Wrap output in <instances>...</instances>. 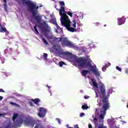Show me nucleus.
<instances>
[{"label": "nucleus", "instance_id": "nucleus-33", "mask_svg": "<svg viewBox=\"0 0 128 128\" xmlns=\"http://www.w3.org/2000/svg\"><path fill=\"white\" fill-rule=\"evenodd\" d=\"M94 26H100V23L98 22H95L94 24Z\"/></svg>", "mask_w": 128, "mask_h": 128}, {"label": "nucleus", "instance_id": "nucleus-13", "mask_svg": "<svg viewBox=\"0 0 128 128\" xmlns=\"http://www.w3.org/2000/svg\"><path fill=\"white\" fill-rule=\"evenodd\" d=\"M8 32L6 28L0 23V32Z\"/></svg>", "mask_w": 128, "mask_h": 128}, {"label": "nucleus", "instance_id": "nucleus-21", "mask_svg": "<svg viewBox=\"0 0 128 128\" xmlns=\"http://www.w3.org/2000/svg\"><path fill=\"white\" fill-rule=\"evenodd\" d=\"M18 114L16 113L14 114L13 117H12V120L14 122L16 120V118H18Z\"/></svg>", "mask_w": 128, "mask_h": 128}, {"label": "nucleus", "instance_id": "nucleus-37", "mask_svg": "<svg viewBox=\"0 0 128 128\" xmlns=\"http://www.w3.org/2000/svg\"><path fill=\"white\" fill-rule=\"evenodd\" d=\"M84 98H85V100H88V98H90V96H84Z\"/></svg>", "mask_w": 128, "mask_h": 128}, {"label": "nucleus", "instance_id": "nucleus-49", "mask_svg": "<svg viewBox=\"0 0 128 128\" xmlns=\"http://www.w3.org/2000/svg\"><path fill=\"white\" fill-rule=\"evenodd\" d=\"M6 34L8 35V32H7Z\"/></svg>", "mask_w": 128, "mask_h": 128}, {"label": "nucleus", "instance_id": "nucleus-44", "mask_svg": "<svg viewBox=\"0 0 128 128\" xmlns=\"http://www.w3.org/2000/svg\"><path fill=\"white\" fill-rule=\"evenodd\" d=\"M125 72H126V74H128V69H126V70H125Z\"/></svg>", "mask_w": 128, "mask_h": 128}, {"label": "nucleus", "instance_id": "nucleus-15", "mask_svg": "<svg viewBox=\"0 0 128 128\" xmlns=\"http://www.w3.org/2000/svg\"><path fill=\"white\" fill-rule=\"evenodd\" d=\"M110 66V63L108 62V64H106V65L104 66L102 68V70H103V72H104V69L106 68H108V66Z\"/></svg>", "mask_w": 128, "mask_h": 128}, {"label": "nucleus", "instance_id": "nucleus-17", "mask_svg": "<svg viewBox=\"0 0 128 128\" xmlns=\"http://www.w3.org/2000/svg\"><path fill=\"white\" fill-rule=\"evenodd\" d=\"M41 38L42 42H44V44H46V46H48V41H46V38H44V36H41Z\"/></svg>", "mask_w": 128, "mask_h": 128}, {"label": "nucleus", "instance_id": "nucleus-3", "mask_svg": "<svg viewBox=\"0 0 128 128\" xmlns=\"http://www.w3.org/2000/svg\"><path fill=\"white\" fill-rule=\"evenodd\" d=\"M38 6L36 5V4H34L32 2L31 5L29 7L28 10L31 12L32 18H34V20L37 22L38 24H40L42 22V17L38 14Z\"/></svg>", "mask_w": 128, "mask_h": 128}, {"label": "nucleus", "instance_id": "nucleus-14", "mask_svg": "<svg viewBox=\"0 0 128 128\" xmlns=\"http://www.w3.org/2000/svg\"><path fill=\"white\" fill-rule=\"evenodd\" d=\"M31 100L32 102H34V104H37V106H38V102H40V100L37 98L35 99H32Z\"/></svg>", "mask_w": 128, "mask_h": 128}, {"label": "nucleus", "instance_id": "nucleus-16", "mask_svg": "<svg viewBox=\"0 0 128 128\" xmlns=\"http://www.w3.org/2000/svg\"><path fill=\"white\" fill-rule=\"evenodd\" d=\"M34 128H44V126L40 124H37Z\"/></svg>", "mask_w": 128, "mask_h": 128}, {"label": "nucleus", "instance_id": "nucleus-52", "mask_svg": "<svg viewBox=\"0 0 128 128\" xmlns=\"http://www.w3.org/2000/svg\"><path fill=\"white\" fill-rule=\"evenodd\" d=\"M56 32H58V30H56Z\"/></svg>", "mask_w": 128, "mask_h": 128}, {"label": "nucleus", "instance_id": "nucleus-35", "mask_svg": "<svg viewBox=\"0 0 128 128\" xmlns=\"http://www.w3.org/2000/svg\"><path fill=\"white\" fill-rule=\"evenodd\" d=\"M94 121L95 124H98V118H94Z\"/></svg>", "mask_w": 128, "mask_h": 128}, {"label": "nucleus", "instance_id": "nucleus-40", "mask_svg": "<svg viewBox=\"0 0 128 128\" xmlns=\"http://www.w3.org/2000/svg\"><path fill=\"white\" fill-rule=\"evenodd\" d=\"M56 28H58V30H59V28H60V26L58 25V24H56Z\"/></svg>", "mask_w": 128, "mask_h": 128}, {"label": "nucleus", "instance_id": "nucleus-2", "mask_svg": "<svg viewBox=\"0 0 128 128\" xmlns=\"http://www.w3.org/2000/svg\"><path fill=\"white\" fill-rule=\"evenodd\" d=\"M64 7H62L60 10V16L61 17V24L62 26H64L66 28L69 32H76V30L74 28L70 26V20H68V16L66 15V13H64Z\"/></svg>", "mask_w": 128, "mask_h": 128}, {"label": "nucleus", "instance_id": "nucleus-48", "mask_svg": "<svg viewBox=\"0 0 128 128\" xmlns=\"http://www.w3.org/2000/svg\"><path fill=\"white\" fill-rule=\"evenodd\" d=\"M55 8H56H56H56V6H55Z\"/></svg>", "mask_w": 128, "mask_h": 128}, {"label": "nucleus", "instance_id": "nucleus-41", "mask_svg": "<svg viewBox=\"0 0 128 128\" xmlns=\"http://www.w3.org/2000/svg\"><path fill=\"white\" fill-rule=\"evenodd\" d=\"M0 92H4V90L2 89H0Z\"/></svg>", "mask_w": 128, "mask_h": 128}, {"label": "nucleus", "instance_id": "nucleus-26", "mask_svg": "<svg viewBox=\"0 0 128 128\" xmlns=\"http://www.w3.org/2000/svg\"><path fill=\"white\" fill-rule=\"evenodd\" d=\"M82 110H88V106L86 105H83L82 106Z\"/></svg>", "mask_w": 128, "mask_h": 128}, {"label": "nucleus", "instance_id": "nucleus-39", "mask_svg": "<svg viewBox=\"0 0 128 128\" xmlns=\"http://www.w3.org/2000/svg\"><path fill=\"white\" fill-rule=\"evenodd\" d=\"M44 24H46V22H44V23H42L41 24H40V26H44Z\"/></svg>", "mask_w": 128, "mask_h": 128}, {"label": "nucleus", "instance_id": "nucleus-36", "mask_svg": "<svg viewBox=\"0 0 128 128\" xmlns=\"http://www.w3.org/2000/svg\"><path fill=\"white\" fill-rule=\"evenodd\" d=\"M84 116V113H81V114H80V118H82V116Z\"/></svg>", "mask_w": 128, "mask_h": 128}, {"label": "nucleus", "instance_id": "nucleus-4", "mask_svg": "<svg viewBox=\"0 0 128 128\" xmlns=\"http://www.w3.org/2000/svg\"><path fill=\"white\" fill-rule=\"evenodd\" d=\"M54 42H61L62 46H67V48H76V46L74 44L70 41L68 40V38H56L55 37L54 38Z\"/></svg>", "mask_w": 128, "mask_h": 128}, {"label": "nucleus", "instance_id": "nucleus-45", "mask_svg": "<svg viewBox=\"0 0 128 128\" xmlns=\"http://www.w3.org/2000/svg\"><path fill=\"white\" fill-rule=\"evenodd\" d=\"M46 88H50V86H48V85H46Z\"/></svg>", "mask_w": 128, "mask_h": 128}, {"label": "nucleus", "instance_id": "nucleus-42", "mask_svg": "<svg viewBox=\"0 0 128 128\" xmlns=\"http://www.w3.org/2000/svg\"><path fill=\"white\" fill-rule=\"evenodd\" d=\"M88 128H92V126L90 124H88Z\"/></svg>", "mask_w": 128, "mask_h": 128}, {"label": "nucleus", "instance_id": "nucleus-34", "mask_svg": "<svg viewBox=\"0 0 128 128\" xmlns=\"http://www.w3.org/2000/svg\"><path fill=\"white\" fill-rule=\"evenodd\" d=\"M29 104H30V106H34V102H32V101H30L29 102Z\"/></svg>", "mask_w": 128, "mask_h": 128}, {"label": "nucleus", "instance_id": "nucleus-38", "mask_svg": "<svg viewBox=\"0 0 128 128\" xmlns=\"http://www.w3.org/2000/svg\"><path fill=\"white\" fill-rule=\"evenodd\" d=\"M56 120H58V124H60V118H58L56 119Z\"/></svg>", "mask_w": 128, "mask_h": 128}, {"label": "nucleus", "instance_id": "nucleus-23", "mask_svg": "<svg viewBox=\"0 0 128 128\" xmlns=\"http://www.w3.org/2000/svg\"><path fill=\"white\" fill-rule=\"evenodd\" d=\"M34 30H35L36 34H40V32H38V29L36 28V26H34Z\"/></svg>", "mask_w": 128, "mask_h": 128}, {"label": "nucleus", "instance_id": "nucleus-1", "mask_svg": "<svg viewBox=\"0 0 128 128\" xmlns=\"http://www.w3.org/2000/svg\"><path fill=\"white\" fill-rule=\"evenodd\" d=\"M74 60L78 64V68H84V66H88L90 68V70H84L81 72V74L83 76H86L88 74H90V72H92L96 76H100V74L98 72V70L96 68V66H92L90 62H88V60L86 58L82 57H80L79 58H76Z\"/></svg>", "mask_w": 128, "mask_h": 128}, {"label": "nucleus", "instance_id": "nucleus-10", "mask_svg": "<svg viewBox=\"0 0 128 128\" xmlns=\"http://www.w3.org/2000/svg\"><path fill=\"white\" fill-rule=\"evenodd\" d=\"M117 20L118 26H122V24H124L126 22V18L124 16H122L121 18H118Z\"/></svg>", "mask_w": 128, "mask_h": 128}, {"label": "nucleus", "instance_id": "nucleus-9", "mask_svg": "<svg viewBox=\"0 0 128 128\" xmlns=\"http://www.w3.org/2000/svg\"><path fill=\"white\" fill-rule=\"evenodd\" d=\"M24 122L27 126H30L32 128L34 126V121L30 118H26Z\"/></svg>", "mask_w": 128, "mask_h": 128}, {"label": "nucleus", "instance_id": "nucleus-27", "mask_svg": "<svg viewBox=\"0 0 128 128\" xmlns=\"http://www.w3.org/2000/svg\"><path fill=\"white\" fill-rule=\"evenodd\" d=\"M73 22L72 26H74V28H76V20H74Z\"/></svg>", "mask_w": 128, "mask_h": 128}, {"label": "nucleus", "instance_id": "nucleus-22", "mask_svg": "<svg viewBox=\"0 0 128 128\" xmlns=\"http://www.w3.org/2000/svg\"><path fill=\"white\" fill-rule=\"evenodd\" d=\"M4 8L6 12V8H8V5L6 4V0H4Z\"/></svg>", "mask_w": 128, "mask_h": 128}, {"label": "nucleus", "instance_id": "nucleus-47", "mask_svg": "<svg viewBox=\"0 0 128 128\" xmlns=\"http://www.w3.org/2000/svg\"><path fill=\"white\" fill-rule=\"evenodd\" d=\"M123 122H124V124H126V121H123Z\"/></svg>", "mask_w": 128, "mask_h": 128}, {"label": "nucleus", "instance_id": "nucleus-32", "mask_svg": "<svg viewBox=\"0 0 128 128\" xmlns=\"http://www.w3.org/2000/svg\"><path fill=\"white\" fill-rule=\"evenodd\" d=\"M10 104H11V106H18V104L13 102H10Z\"/></svg>", "mask_w": 128, "mask_h": 128}, {"label": "nucleus", "instance_id": "nucleus-50", "mask_svg": "<svg viewBox=\"0 0 128 128\" xmlns=\"http://www.w3.org/2000/svg\"><path fill=\"white\" fill-rule=\"evenodd\" d=\"M10 50H12V48H10Z\"/></svg>", "mask_w": 128, "mask_h": 128}, {"label": "nucleus", "instance_id": "nucleus-24", "mask_svg": "<svg viewBox=\"0 0 128 128\" xmlns=\"http://www.w3.org/2000/svg\"><path fill=\"white\" fill-rule=\"evenodd\" d=\"M92 82L95 88H98V83L95 81H94V80H92Z\"/></svg>", "mask_w": 128, "mask_h": 128}, {"label": "nucleus", "instance_id": "nucleus-19", "mask_svg": "<svg viewBox=\"0 0 128 128\" xmlns=\"http://www.w3.org/2000/svg\"><path fill=\"white\" fill-rule=\"evenodd\" d=\"M22 122H24V120H22V119H21L19 120V122H16V126H18V124H22Z\"/></svg>", "mask_w": 128, "mask_h": 128}, {"label": "nucleus", "instance_id": "nucleus-7", "mask_svg": "<svg viewBox=\"0 0 128 128\" xmlns=\"http://www.w3.org/2000/svg\"><path fill=\"white\" fill-rule=\"evenodd\" d=\"M52 48L54 50V52H58V54H61L62 52V46L59 44H54L52 46Z\"/></svg>", "mask_w": 128, "mask_h": 128}, {"label": "nucleus", "instance_id": "nucleus-25", "mask_svg": "<svg viewBox=\"0 0 128 128\" xmlns=\"http://www.w3.org/2000/svg\"><path fill=\"white\" fill-rule=\"evenodd\" d=\"M64 64H66V63L62 61L60 62H59V66L60 68H62V66H64Z\"/></svg>", "mask_w": 128, "mask_h": 128}, {"label": "nucleus", "instance_id": "nucleus-8", "mask_svg": "<svg viewBox=\"0 0 128 128\" xmlns=\"http://www.w3.org/2000/svg\"><path fill=\"white\" fill-rule=\"evenodd\" d=\"M40 112L38 113V116L40 118H44L46 114V109L40 107L39 108Z\"/></svg>", "mask_w": 128, "mask_h": 128}, {"label": "nucleus", "instance_id": "nucleus-46", "mask_svg": "<svg viewBox=\"0 0 128 128\" xmlns=\"http://www.w3.org/2000/svg\"><path fill=\"white\" fill-rule=\"evenodd\" d=\"M4 116V114L0 113V116Z\"/></svg>", "mask_w": 128, "mask_h": 128}, {"label": "nucleus", "instance_id": "nucleus-30", "mask_svg": "<svg viewBox=\"0 0 128 128\" xmlns=\"http://www.w3.org/2000/svg\"><path fill=\"white\" fill-rule=\"evenodd\" d=\"M116 69L117 70H118V72H122V68H120L118 66H116Z\"/></svg>", "mask_w": 128, "mask_h": 128}, {"label": "nucleus", "instance_id": "nucleus-31", "mask_svg": "<svg viewBox=\"0 0 128 128\" xmlns=\"http://www.w3.org/2000/svg\"><path fill=\"white\" fill-rule=\"evenodd\" d=\"M49 50L50 52H54V48H50Z\"/></svg>", "mask_w": 128, "mask_h": 128}, {"label": "nucleus", "instance_id": "nucleus-11", "mask_svg": "<svg viewBox=\"0 0 128 128\" xmlns=\"http://www.w3.org/2000/svg\"><path fill=\"white\" fill-rule=\"evenodd\" d=\"M21 2L23 4H26L28 6V8H30V7L32 2L30 0H21Z\"/></svg>", "mask_w": 128, "mask_h": 128}, {"label": "nucleus", "instance_id": "nucleus-28", "mask_svg": "<svg viewBox=\"0 0 128 128\" xmlns=\"http://www.w3.org/2000/svg\"><path fill=\"white\" fill-rule=\"evenodd\" d=\"M43 58H44L45 60H48V54L46 53H44Z\"/></svg>", "mask_w": 128, "mask_h": 128}, {"label": "nucleus", "instance_id": "nucleus-51", "mask_svg": "<svg viewBox=\"0 0 128 128\" xmlns=\"http://www.w3.org/2000/svg\"><path fill=\"white\" fill-rule=\"evenodd\" d=\"M104 26H106V24H105V25H104Z\"/></svg>", "mask_w": 128, "mask_h": 128}, {"label": "nucleus", "instance_id": "nucleus-6", "mask_svg": "<svg viewBox=\"0 0 128 128\" xmlns=\"http://www.w3.org/2000/svg\"><path fill=\"white\" fill-rule=\"evenodd\" d=\"M110 108V103L103 104L102 106V110L100 112L101 114L100 116V118L101 120H104V116L106 114V110H108Z\"/></svg>", "mask_w": 128, "mask_h": 128}, {"label": "nucleus", "instance_id": "nucleus-18", "mask_svg": "<svg viewBox=\"0 0 128 128\" xmlns=\"http://www.w3.org/2000/svg\"><path fill=\"white\" fill-rule=\"evenodd\" d=\"M60 54H63L64 56H70V52H61Z\"/></svg>", "mask_w": 128, "mask_h": 128}, {"label": "nucleus", "instance_id": "nucleus-5", "mask_svg": "<svg viewBox=\"0 0 128 128\" xmlns=\"http://www.w3.org/2000/svg\"><path fill=\"white\" fill-rule=\"evenodd\" d=\"M98 94H100V98H103L102 100V104H110L108 98L106 96V86L104 84H102L101 85L99 86Z\"/></svg>", "mask_w": 128, "mask_h": 128}, {"label": "nucleus", "instance_id": "nucleus-20", "mask_svg": "<svg viewBox=\"0 0 128 128\" xmlns=\"http://www.w3.org/2000/svg\"><path fill=\"white\" fill-rule=\"evenodd\" d=\"M95 128H108V127L106 126H104V124H100L98 128L96 126V125L95 126Z\"/></svg>", "mask_w": 128, "mask_h": 128}, {"label": "nucleus", "instance_id": "nucleus-12", "mask_svg": "<svg viewBox=\"0 0 128 128\" xmlns=\"http://www.w3.org/2000/svg\"><path fill=\"white\" fill-rule=\"evenodd\" d=\"M60 4L62 6H60V10L58 8H56V10H59V14H60V10H62V8H64V14H66V10H64L65 4H64V1L60 2Z\"/></svg>", "mask_w": 128, "mask_h": 128}, {"label": "nucleus", "instance_id": "nucleus-29", "mask_svg": "<svg viewBox=\"0 0 128 128\" xmlns=\"http://www.w3.org/2000/svg\"><path fill=\"white\" fill-rule=\"evenodd\" d=\"M67 14L68 16H70V18H72V12L69 11L67 12Z\"/></svg>", "mask_w": 128, "mask_h": 128}, {"label": "nucleus", "instance_id": "nucleus-43", "mask_svg": "<svg viewBox=\"0 0 128 128\" xmlns=\"http://www.w3.org/2000/svg\"><path fill=\"white\" fill-rule=\"evenodd\" d=\"M3 98H4V97L0 96V100H2Z\"/></svg>", "mask_w": 128, "mask_h": 128}, {"label": "nucleus", "instance_id": "nucleus-53", "mask_svg": "<svg viewBox=\"0 0 128 128\" xmlns=\"http://www.w3.org/2000/svg\"><path fill=\"white\" fill-rule=\"evenodd\" d=\"M4 62H3L2 63L4 64Z\"/></svg>", "mask_w": 128, "mask_h": 128}]
</instances>
